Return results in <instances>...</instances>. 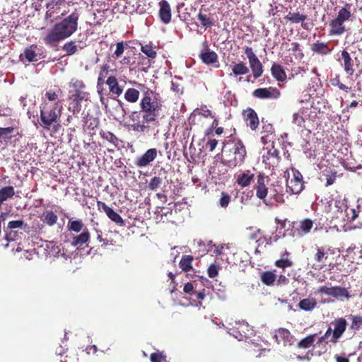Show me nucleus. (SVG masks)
<instances>
[{
	"label": "nucleus",
	"mask_w": 362,
	"mask_h": 362,
	"mask_svg": "<svg viewBox=\"0 0 362 362\" xmlns=\"http://www.w3.org/2000/svg\"><path fill=\"white\" fill-rule=\"evenodd\" d=\"M267 180V177H265L263 174L259 173L258 175L257 185L255 187L257 197L269 206L274 204V201L283 204L284 202L283 194L276 192V190L273 191L272 189L269 191L265 185V182Z\"/></svg>",
	"instance_id": "nucleus-5"
},
{
	"label": "nucleus",
	"mask_w": 362,
	"mask_h": 362,
	"mask_svg": "<svg viewBox=\"0 0 362 362\" xmlns=\"http://www.w3.org/2000/svg\"><path fill=\"white\" fill-rule=\"evenodd\" d=\"M106 85L109 88V93L119 97L123 93V88L119 86L117 78L114 76H110L106 80Z\"/></svg>",
	"instance_id": "nucleus-17"
},
{
	"label": "nucleus",
	"mask_w": 362,
	"mask_h": 362,
	"mask_svg": "<svg viewBox=\"0 0 362 362\" xmlns=\"http://www.w3.org/2000/svg\"><path fill=\"white\" fill-rule=\"evenodd\" d=\"M163 183V179L160 177L155 176L150 180L148 188L150 190L155 191L160 187Z\"/></svg>",
	"instance_id": "nucleus-45"
},
{
	"label": "nucleus",
	"mask_w": 362,
	"mask_h": 362,
	"mask_svg": "<svg viewBox=\"0 0 362 362\" xmlns=\"http://www.w3.org/2000/svg\"><path fill=\"white\" fill-rule=\"evenodd\" d=\"M275 337L276 340L279 341V343L282 341L283 343L286 344L287 343H290L292 339V335L288 329L285 328H280L276 331Z\"/></svg>",
	"instance_id": "nucleus-32"
},
{
	"label": "nucleus",
	"mask_w": 362,
	"mask_h": 362,
	"mask_svg": "<svg viewBox=\"0 0 362 362\" xmlns=\"http://www.w3.org/2000/svg\"><path fill=\"white\" fill-rule=\"evenodd\" d=\"M331 83H332V86H337L340 90H344L346 93L349 90V88L348 86H346V85H344V83H342L340 81V79H339V76H337L336 78H333L331 81Z\"/></svg>",
	"instance_id": "nucleus-54"
},
{
	"label": "nucleus",
	"mask_w": 362,
	"mask_h": 362,
	"mask_svg": "<svg viewBox=\"0 0 362 362\" xmlns=\"http://www.w3.org/2000/svg\"><path fill=\"white\" fill-rule=\"evenodd\" d=\"M106 84V80L105 78L98 77L97 79V92L105 91L104 85Z\"/></svg>",
	"instance_id": "nucleus-60"
},
{
	"label": "nucleus",
	"mask_w": 362,
	"mask_h": 362,
	"mask_svg": "<svg viewBox=\"0 0 362 362\" xmlns=\"http://www.w3.org/2000/svg\"><path fill=\"white\" fill-rule=\"evenodd\" d=\"M222 144L221 163L232 169L241 166L247 157L246 147L243 141L238 137L230 136L225 139Z\"/></svg>",
	"instance_id": "nucleus-3"
},
{
	"label": "nucleus",
	"mask_w": 362,
	"mask_h": 362,
	"mask_svg": "<svg viewBox=\"0 0 362 362\" xmlns=\"http://www.w3.org/2000/svg\"><path fill=\"white\" fill-rule=\"evenodd\" d=\"M350 8L351 5L346 3L345 6L339 11L337 18L343 23L348 21L351 16Z\"/></svg>",
	"instance_id": "nucleus-37"
},
{
	"label": "nucleus",
	"mask_w": 362,
	"mask_h": 362,
	"mask_svg": "<svg viewBox=\"0 0 362 362\" xmlns=\"http://www.w3.org/2000/svg\"><path fill=\"white\" fill-rule=\"evenodd\" d=\"M110 66L108 64H103L100 66V70L98 74V77L107 78L108 77Z\"/></svg>",
	"instance_id": "nucleus-59"
},
{
	"label": "nucleus",
	"mask_w": 362,
	"mask_h": 362,
	"mask_svg": "<svg viewBox=\"0 0 362 362\" xmlns=\"http://www.w3.org/2000/svg\"><path fill=\"white\" fill-rule=\"evenodd\" d=\"M139 90L133 88H128L124 93V99L131 103H135L139 98Z\"/></svg>",
	"instance_id": "nucleus-34"
},
{
	"label": "nucleus",
	"mask_w": 362,
	"mask_h": 362,
	"mask_svg": "<svg viewBox=\"0 0 362 362\" xmlns=\"http://www.w3.org/2000/svg\"><path fill=\"white\" fill-rule=\"evenodd\" d=\"M244 51L249 62L257 58L256 54L254 53L252 47L246 46L244 48Z\"/></svg>",
	"instance_id": "nucleus-58"
},
{
	"label": "nucleus",
	"mask_w": 362,
	"mask_h": 362,
	"mask_svg": "<svg viewBox=\"0 0 362 362\" xmlns=\"http://www.w3.org/2000/svg\"><path fill=\"white\" fill-rule=\"evenodd\" d=\"M97 207L99 211L103 210L105 214L110 209L105 202L101 201L97 202Z\"/></svg>",
	"instance_id": "nucleus-62"
},
{
	"label": "nucleus",
	"mask_w": 362,
	"mask_h": 362,
	"mask_svg": "<svg viewBox=\"0 0 362 362\" xmlns=\"http://www.w3.org/2000/svg\"><path fill=\"white\" fill-rule=\"evenodd\" d=\"M243 115L247 126L251 130L255 131L259 125V117L256 112L252 108L248 107L243 111Z\"/></svg>",
	"instance_id": "nucleus-14"
},
{
	"label": "nucleus",
	"mask_w": 362,
	"mask_h": 362,
	"mask_svg": "<svg viewBox=\"0 0 362 362\" xmlns=\"http://www.w3.org/2000/svg\"><path fill=\"white\" fill-rule=\"evenodd\" d=\"M141 50L150 59H155L157 56V53L154 50V48L150 45L141 46Z\"/></svg>",
	"instance_id": "nucleus-46"
},
{
	"label": "nucleus",
	"mask_w": 362,
	"mask_h": 362,
	"mask_svg": "<svg viewBox=\"0 0 362 362\" xmlns=\"http://www.w3.org/2000/svg\"><path fill=\"white\" fill-rule=\"evenodd\" d=\"M23 225L24 221L23 220L11 221L8 223V228L14 229L22 228Z\"/></svg>",
	"instance_id": "nucleus-57"
},
{
	"label": "nucleus",
	"mask_w": 362,
	"mask_h": 362,
	"mask_svg": "<svg viewBox=\"0 0 362 362\" xmlns=\"http://www.w3.org/2000/svg\"><path fill=\"white\" fill-rule=\"evenodd\" d=\"M159 17L160 21L165 24L169 23L172 16L169 3L166 0H163L159 3Z\"/></svg>",
	"instance_id": "nucleus-16"
},
{
	"label": "nucleus",
	"mask_w": 362,
	"mask_h": 362,
	"mask_svg": "<svg viewBox=\"0 0 362 362\" xmlns=\"http://www.w3.org/2000/svg\"><path fill=\"white\" fill-rule=\"evenodd\" d=\"M317 334H310L301 339L298 343V347L300 349H308L310 347L316 339Z\"/></svg>",
	"instance_id": "nucleus-40"
},
{
	"label": "nucleus",
	"mask_w": 362,
	"mask_h": 362,
	"mask_svg": "<svg viewBox=\"0 0 362 362\" xmlns=\"http://www.w3.org/2000/svg\"><path fill=\"white\" fill-rule=\"evenodd\" d=\"M69 110L73 114H78L81 110V103L84 98L77 97H69Z\"/></svg>",
	"instance_id": "nucleus-30"
},
{
	"label": "nucleus",
	"mask_w": 362,
	"mask_h": 362,
	"mask_svg": "<svg viewBox=\"0 0 362 362\" xmlns=\"http://www.w3.org/2000/svg\"><path fill=\"white\" fill-rule=\"evenodd\" d=\"M230 66L232 73L229 74L230 76L233 75L237 77L238 76L247 74L250 71L249 67L244 62H239L238 63L233 62Z\"/></svg>",
	"instance_id": "nucleus-19"
},
{
	"label": "nucleus",
	"mask_w": 362,
	"mask_h": 362,
	"mask_svg": "<svg viewBox=\"0 0 362 362\" xmlns=\"http://www.w3.org/2000/svg\"><path fill=\"white\" fill-rule=\"evenodd\" d=\"M62 110V105L60 101L44 102L40 106V125L44 129H49L51 125L59 122Z\"/></svg>",
	"instance_id": "nucleus-4"
},
{
	"label": "nucleus",
	"mask_w": 362,
	"mask_h": 362,
	"mask_svg": "<svg viewBox=\"0 0 362 362\" xmlns=\"http://www.w3.org/2000/svg\"><path fill=\"white\" fill-rule=\"evenodd\" d=\"M330 29L329 30V35H341L345 32L344 23L339 21L337 18L329 23Z\"/></svg>",
	"instance_id": "nucleus-21"
},
{
	"label": "nucleus",
	"mask_w": 362,
	"mask_h": 362,
	"mask_svg": "<svg viewBox=\"0 0 362 362\" xmlns=\"http://www.w3.org/2000/svg\"><path fill=\"white\" fill-rule=\"evenodd\" d=\"M199 57L203 63L211 65L216 62H218V55L214 51H202L199 54Z\"/></svg>",
	"instance_id": "nucleus-25"
},
{
	"label": "nucleus",
	"mask_w": 362,
	"mask_h": 362,
	"mask_svg": "<svg viewBox=\"0 0 362 362\" xmlns=\"http://www.w3.org/2000/svg\"><path fill=\"white\" fill-rule=\"evenodd\" d=\"M132 83L142 92L143 96L139 103L142 121L146 124L158 123L163 106L160 94L144 84L136 81Z\"/></svg>",
	"instance_id": "nucleus-1"
},
{
	"label": "nucleus",
	"mask_w": 362,
	"mask_h": 362,
	"mask_svg": "<svg viewBox=\"0 0 362 362\" xmlns=\"http://www.w3.org/2000/svg\"><path fill=\"white\" fill-rule=\"evenodd\" d=\"M289 255L290 253L287 250H285L281 255V258L275 262V266L282 269L292 267L293 263L288 258Z\"/></svg>",
	"instance_id": "nucleus-29"
},
{
	"label": "nucleus",
	"mask_w": 362,
	"mask_h": 362,
	"mask_svg": "<svg viewBox=\"0 0 362 362\" xmlns=\"http://www.w3.org/2000/svg\"><path fill=\"white\" fill-rule=\"evenodd\" d=\"M311 50L313 52L322 56L329 54L332 51L328 46V43L321 42L320 40H317L311 45Z\"/></svg>",
	"instance_id": "nucleus-22"
},
{
	"label": "nucleus",
	"mask_w": 362,
	"mask_h": 362,
	"mask_svg": "<svg viewBox=\"0 0 362 362\" xmlns=\"http://www.w3.org/2000/svg\"><path fill=\"white\" fill-rule=\"evenodd\" d=\"M255 179V173L251 170L240 172L236 177L235 182L241 187H248Z\"/></svg>",
	"instance_id": "nucleus-15"
},
{
	"label": "nucleus",
	"mask_w": 362,
	"mask_h": 362,
	"mask_svg": "<svg viewBox=\"0 0 362 362\" xmlns=\"http://www.w3.org/2000/svg\"><path fill=\"white\" fill-rule=\"evenodd\" d=\"M334 201V207L337 209V211L339 213H342L343 211L347 209V205L345 202L344 199H341V198L336 199Z\"/></svg>",
	"instance_id": "nucleus-49"
},
{
	"label": "nucleus",
	"mask_w": 362,
	"mask_h": 362,
	"mask_svg": "<svg viewBox=\"0 0 362 362\" xmlns=\"http://www.w3.org/2000/svg\"><path fill=\"white\" fill-rule=\"evenodd\" d=\"M349 319L351 320V329L358 330L362 327V316L351 315Z\"/></svg>",
	"instance_id": "nucleus-43"
},
{
	"label": "nucleus",
	"mask_w": 362,
	"mask_h": 362,
	"mask_svg": "<svg viewBox=\"0 0 362 362\" xmlns=\"http://www.w3.org/2000/svg\"><path fill=\"white\" fill-rule=\"evenodd\" d=\"M158 153L162 155L161 152L155 148L148 149L141 156L136 158L135 165L138 168L146 167L157 158Z\"/></svg>",
	"instance_id": "nucleus-12"
},
{
	"label": "nucleus",
	"mask_w": 362,
	"mask_h": 362,
	"mask_svg": "<svg viewBox=\"0 0 362 362\" xmlns=\"http://www.w3.org/2000/svg\"><path fill=\"white\" fill-rule=\"evenodd\" d=\"M230 199L231 197L228 194L224 192H221V197L219 199V206L222 208H226L228 206Z\"/></svg>",
	"instance_id": "nucleus-50"
},
{
	"label": "nucleus",
	"mask_w": 362,
	"mask_h": 362,
	"mask_svg": "<svg viewBox=\"0 0 362 362\" xmlns=\"http://www.w3.org/2000/svg\"><path fill=\"white\" fill-rule=\"evenodd\" d=\"M124 51V42H119L116 44V49L112 55V57L115 59H118L120 57Z\"/></svg>",
	"instance_id": "nucleus-52"
},
{
	"label": "nucleus",
	"mask_w": 362,
	"mask_h": 362,
	"mask_svg": "<svg viewBox=\"0 0 362 362\" xmlns=\"http://www.w3.org/2000/svg\"><path fill=\"white\" fill-rule=\"evenodd\" d=\"M107 217L116 224L122 226L124 225V221L122 216L115 211L112 208H110L106 213Z\"/></svg>",
	"instance_id": "nucleus-41"
},
{
	"label": "nucleus",
	"mask_w": 362,
	"mask_h": 362,
	"mask_svg": "<svg viewBox=\"0 0 362 362\" xmlns=\"http://www.w3.org/2000/svg\"><path fill=\"white\" fill-rule=\"evenodd\" d=\"M292 123L297 125L298 127H303L305 123V119L299 113H294L293 115Z\"/></svg>",
	"instance_id": "nucleus-53"
},
{
	"label": "nucleus",
	"mask_w": 362,
	"mask_h": 362,
	"mask_svg": "<svg viewBox=\"0 0 362 362\" xmlns=\"http://www.w3.org/2000/svg\"><path fill=\"white\" fill-rule=\"evenodd\" d=\"M218 141L215 139H209L206 146L209 148V151L212 152L217 146Z\"/></svg>",
	"instance_id": "nucleus-61"
},
{
	"label": "nucleus",
	"mask_w": 362,
	"mask_h": 362,
	"mask_svg": "<svg viewBox=\"0 0 362 362\" xmlns=\"http://www.w3.org/2000/svg\"><path fill=\"white\" fill-rule=\"evenodd\" d=\"M101 136L107 140L108 142L112 144L115 147L117 146L118 144V138L112 132H103L100 134Z\"/></svg>",
	"instance_id": "nucleus-47"
},
{
	"label": "nucleus",
	"mask_w": 362,
	"mask_h": 362,
	"mask_svg": "<svg viewBox=\"0 0 362 362\" xmlns=\"http://www.w3.org/2000/svg\"><path fill=\"white\" fill-rule=\"evenodd\" d=\"M252 95L259 99H277L281 95V92L276 88H259L252 92Z\"/></svg>",
	"instance_id": "nucleus-11"
},
{
	"label": "nucleus",
	"mask_w": 362,
	"mask_h": 362,
	"mask_svg": "<svg viewBox=\"0 0 362 362\" xmlns=\"http://www.w3.org/2000/svg\"><path fill=\"white\" fill-rule=\"evenodd\" d=\"M197 19L200 21L201 25L205 28H210L215 24V21L211 17V15L204 14L199 12L197 15Z\"/></svg>",
	"instance_id": "nucleus-35"
},
{
	"label": "nucleus",
	"mask_w": 362,
	"mask_h": 362,
	"mask_svg": "<svg viewBox=\"0 0 362 362\" xmlns=\"http://www.w3.org/2000/svg\"><path fill=\"white\" fill-rule=\"evenodd\" d=\"M315 253L313 255V260L315 263L313 268L315 269H322L327 265L328 261V252L324 247L317 246L315 248Z\"/></svg>",
	"instance_id": "nucleus-10"
},
{
	"label": "nucleus",
	"mask_w": 362,
	"mask_h": 362,
	"mask_svg": "<svg viewBox=\"0 0 362 362\" xmlns=\"http://www.w3.org/2000/svg\"><path fill=\"white\" fill-rule=\"evenodd\" d=\"M14 131L13 127L1 128L0 127V139H11L13 137L12 133Z\"/></svg>",
	"instance_id": "nucleus-48"
},
{
	"label": "nucleus",
	"mask_w": 362,
	"mask_h": 362,
	"mask_svg": "<svg viewBox=\"0 0 362 362\" xmlns=\"http://www.w3.org/2000/svg\"><path fill=\"white\" fill-rule=\"evenodd\" d=\"M67 228L69 231L75 233L81 231V234L73 236L71 243L72 246L76 247L89 242L90 239V232L81 220H69L67 223Z\"/></svg>",
	"instance_id": "nucleus-6"
},
{
	"label": "nucleus",
	"mask_w": 362,
	"mask_h": 362,
	"mask_svg": "<svg viewBox=\"0 0 362 362\" xmlns=\"http://www.w3.org/2000/svg\"><path fill=\"white\" fill-rule=\"evenodd\" d=\"M249 64L254 78L256 79L260 77L263 73V66L258 57L250 61Z\"/></svg>",
	"instance_id": "nucleus-27"
},
{
	"label": "nucleus",
	"mask_w": 362,
	"mask_h": 362,
	"mask_svg": "<svg viewBox=\"0 0 362 362\" xmlns=\"http://www.w3.org/2000/svg\"><path fill=\"white\" fill-rule=\"evenodd\" d=\"M57 216L52 211L44 213L41 218V220L49 226H54L57 223Z\"/></svg>",
	"instance_id": "nucleus-39"
},
{
	"label": "nucleus",
	"mask_w": 362,
	"mask_h": 362,
	"mask_svg": "<svg viewBox=\"0 0 362 362\" xmlns=\"http://www.w3.org/2000/svg\"><path fill=\"white\" fill-rule=\"evenodd\" d=\"M15 191L12 186H7L0 189V206L8 199L13 197Z\"/></svg>",
	"instance_id": "nucleus-36"
},
{
	"label": "nucleus",
	"mask_w": 362,
	"mask_h": 362,
	"mask_svg": "<svg viewBox=\"0 0 362 362\" xmlns=\"http://www.w3.org/2000/svg\"><path fill=\"white\" fill-rule=\"evenodd\" d=\"M78 19L79 13L74 11L57 23L44 37L45 44L54 47L60 41L71 36L77 30Z\"/></svg>",
	"instance_id": "nucleus-2"
},
{
	"label": "nucleus",
	"mask_w": 362,
	"mask_h": 362,
	"mask_svg": "<svg viewBox=\"0 0 362 362\" xmlns=\"http://www.w3.org/2000/svg\"><path fill=\"white\" fill-rule=\"evenodd\" d=\"M318 293L325 294L327 296H332L336 298H345L346 299H349L351 298V295L348 288L339 286L332 287L322 286L319 287Z\"/></svg>",
	"instance_id": "nucleus-9"
},
{
	"label": "nucleus",
	"mask_w": 362,
	"mask_h": 362,
	"mask_svg": "<svg viewBox=\"0 0 362 362\" xmlns=\"http://www.w3.org/2000/svg\"><path fill=\"white\" fill-rule=\"evenodd\" d=\"M62 50L64 51L66 55H73L77 52V46L74 41L66 42L62 47Z\"/></svg>",
	"instance_id": "nucleus-42"
},
{
	"label": "nucleus",
	"mask_w": 362,
	"mask_h": 362,
	"mask_svg": "<svg viewBox=\"0 0 362 362\" xmlns=\"http://www.w3.org/2000/svg\"><path fill=\"white\" fill-rule=\"evenodd\" d=\"M37 48V47L36 45H32L25 47L23 53L21 54L19 57L20 59L23 61V58H25L28 62L37 61V54L36 53Z\"/></svg>",
	"instance_id": "nucleus-20"
},
{
	"label": "nucleus",
	"mask_w": 362,
	"mask_h": 362,
	"mask_svg": "<svg viewBox=\"0 0 362 362\" xmlns=\"http://www.w3.org/2000/svg\"><path fill=\"white\" fill-rule=\"evenodd\" d=\"M45 97L48 99V103H55L59 101V95L56 92L51 90L46 92Z\"/></svg>",
	"instance_id": "nucleus-56"
},
{
	"label": "nucleus",
	"mask_w": 362,
	"mask_h": 362,
	"mask_svg": "<svg viewBox=\"0 0 362 362\" xmlns=\"http://www.w3.org/2000/svg\"><path fill=\"white\" fill-rule=\"evenodd\" d=\"M271 73L277 81L284 82L286 80V74L280 64L274 63L271 67Z\"/></svg>",
	"instance_id": "nucleus-24"
},
{
	"label": "nucleus",
	"mask_w": 362,
	"mask_h": 362,
	"mask_svg": "<svg viewBox=\"0 0 362 362\" xmlns=\"http://www.w3.org/2000/svg\"><path fill=\"white\" fill-rule=\"evenodd\" d=\"M292 176L286 180V192L290 194H298L304 188L303 175L297 170H292Z\"/></svg>",
	"instance_id": "nucleus-7"
},
{
	"label": "nucleus",
	"mask_w": 362,
	"mask_h": 362,
	"mask_svg": "<svg viewBox=\"0 0 362 362\" xmlns=\"http://www.w3.org/2000/svg\"><path fill=\"white\" fill-rule=\"evenodd\" d=\"M150 360L151 362H165L166 356L163 353L154 352L151 354Z\"/></svg>",
	"instance_id": "nucleus-51"
},
{
	"label": "nucleus",
	"mask_w": 362,
	"mask_h": 362,
	"mask_svg": "<svg viewBox=\"0 0 362 362\" xmlns=\"http://www.w3.org/2000/svg\"><path fill=\"white\" fill-rule=\"evenodd\" d=\"M313 227V221L310 218H305L299 222L297 228L298 234L303 235L310 232Z\"/></svg>",
	"instance_id": "nucleus-28"
},
{
	"label": "nucleus",
	"mask_w": 362,
	"mask_h": 362,
	"mask_svg": "<svg viewBox=\"0 0 362 362\" xmlns=\"http://www.w3.org/2000/svg\"><path fill=\"white\" fill-rule=\"evenodd\" d=\"M322 175L325 177L326 180L325 186L329 187L332 185L336 182L337 173L335 170L329 168L323 171Z\"/></svg>",
	"instance_id": "nucleus-33"
},
{
	"label": "nucleus",
	"mask_w": 362,
	"mask_h": 362,
	"mask_svg": "<svg viewBox=\"0 0 362 362\" xmlns=\"http://www.w3.org/2000/svg\"><path fill=\"white\" fill-rule=\"evenodd\" d=\"M99 96H100V101L101 104L105 107H107V99L105 98V95H106L104 91L102 92H98Z\"/></svg>",
	"instance_id": "nucleus-64"
},
{
	"label": "nucleus",
	"mask_w": 362,
	"mask_h": 362,
	"mask_svg": "<svg viewBox=\"0 0 362 362\" xmlns=\"http://www.w3.org/2000/svg\"><path fill=\"white\" fill-rule=\"evenodd\" d=\"M69 97H77L88 100L89 93L86 90V86L82 80L72 78L69 83Z\"/></svg>",
	"instance_id": "nucleus-8"
},
{
	"label": "nucleus",
	"mask_w": 362,
	"mask_h": 362,
	"mask_svg": "<svg viewBox=\"0 0 362 362\" xmlns=\"http://www.w3.org/2000/svg\"><path fill=\"white\" fill-rule=\"evenodd\" d=\"M341 61L343 62L341 63V65L344 67V71L350 75L352 76L355 71V69L354 68V61L351 58L349 53L344 49L341 51Z\"/></svg>",
	"instance_id": "nucleus-18"
},
{
	"label": "nucleus",
	"mask_w": 362,
	"mask_h": 362,
	"mask_svg": "<svg viewBox=\"0 0 362 362\" xmlns=\"http://www.w3.org/2000/svg\"><path fill=\"white\" fill-rule=\"evenodd\" d=\"M317 302L314 298H307L301 300L298 303L300 309L305 311H311L317 306Z\"/></svg>",
	"instance_id": "nucleus-31"
},
{
	"label": "nucleus",
	"mask_w": 362,
	"mask_h": 362,
	"mask_svg": "<svg viewBox=\"0 0 362 362\" xmlns=\"http://www.w3.org/2000/svg\"><path fill=\"white\" fill-rule=\"evenodd\" d=\"M332 329L331 327H329L326 332L325 333V334L323 336H322L319 340H318V343H322L324 342L327 339H328L331 334H332Z\"/></svg>",
	"instance_id": "nucleus-63"
},
{
	"label": "nucleus",
	"mask_w": 362,
	"mask_h": 362,
	"mask_svg": "<svg viewBox=\"0 0 362 362\" xmlns=\"http://www.w3.org/2000/svg\"><path fill=\"white\" fill-rule=\"evenodd\" d=\"M207 274L210 278H214L217 276L218 274V267L214 264H211L207 269Z\"/></svg>",
	"instance_id": "nucleus-55"
},
{
	"label": "nucleus",
	"mask_w": 362,
	"mask_h": 362,
	"mask_svg": "<svg viewBox=\"0 0 362 362\" xmlns=\"http://www.w3.org/2000/svg\"><path fill=\"white\" fill-rule=\"evenodd\" d=\"M334 325V329H332L331 334L330 341L336 344L338 342L339 339L342 336L345 332L347 326L346 320L343 317H339L335 320Z\"/></svg>",
	"instance_id": "nucleus-13"
},
{
	"label": "nucleus",
	"mask_w": 362,
	"mask_h": 362,
	"mask_svg": "<svg viewBox=\"0 0 362 362\" xmlns=\"http://www.w3.org/2000/svg\"><path fill=\"white\" fill-rule=\"evenodd\" d=\"M307 16L305 14H301L299 12H289L284 18L292 23H301V26L308 29L306 24L303 23V22L307 19Z\"/></svg>",
	"instance_id": "nucleus-23"
},
{
	"label": "nucleus",
	"mask_w": 362,
	"mask_h": 362,
	"mask_svg": "<svg viewBox=\"0 0 362 362\" xmlns=\"http://www.w3.org/2000/svg\"><path fill=\"white\" fill-rule=\"evenodd\" d=\"M146 122L141 124L140 122H137L131 125V127L133 131L140 132V133H147L150 131V126L148 124H145Z\"/></svg>",
	"instance_id": "nucleus-44"
},
{
	"label": "nucleus",
	"mask_w": 362,
	"mask_h": 362,
	"mask_svg": "<svg viewBox=\"0 0 362 362\" xmlns=\"http://www.w3.org/2000/svg\"><path fill=\"white\" fill-rule=\"evenodd\" d=\"M260 280L266 286H274L276 280V270L263 272L260 275Z\"/></svg>",
	"instance_id": "nucleus-26"
},
{
	"label": "nucleus",
	"mask_w": 362,
	"mask_h": 362,
	"mask_svg": "<svg viewBox=\"0 0 362 362\" xmlns=\"http://www.w3.org/2000/svg\"><path fill=\"white\" fill-rule=\"evenodd\" d=\"M193 257L192 255H183L179 263L180 267L184 272H189L192 269V262Z\"/></svg>",
	"instance_id": "nucleus-38"
}]
</instances>
